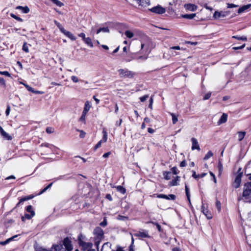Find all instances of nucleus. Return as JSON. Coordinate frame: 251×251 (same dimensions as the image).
Returning a JSON list of instances; mask_svg holds the SVG:
<instances>
[{
	"label": "nucleus",
	"mask_w": 251,
	"mask_h": 251,
	"mask_svg": "<svg viewBox=\"0 0 251 251\" xmlns=\"http://www.w3.org/2000/svg\"><path fill=\"white\" fill-rule=\"evenodd\" d=\"M94 233L95 235H97L98 239H100L103 236V230L99 227H96L94 231Z\"/></svg>",
	"instance_id": "8"
},
{
	"label": "nucleus",
	"mask_w": 251,
	"mask_h": 251,
	"mask_svg": "<svg viewBox=\"0 0 251 251\" xmlns=\"http://www.w3.org/2000/svg\"><path fill=\"white\" fill-rule=\"evenodd\" d=\"M100 225L102 226H105L107 225V221L105 218H104L103 221L100 223Z\"/></svg>",
	"instance_id": "59"
},
{
	"label": "nucleus",
	"mask_w": 251,
	"mask_h": 251,
	"mask_svg": "<svg viewBox=\"0 0 251 251\" xmlns=\"http://www.w3.org/2000/svg\"><path fill=\"white\" fill-rule=\"evenodd\" d=\"M172 118V122L173 124H175L178 121L177 116L174 113H171Z\"/></svg>",
	"instance_id": "36"
},
{
	"label": "nucleus",
	"mask_w": 251,
	"mask_h": 251,
	"mask_svg": "<svg viewBox=\"0 0 251 251\" xmlns=\"http://www.w3.org/2000/svg\"><path fill=\"white\" fill-rule=\"evenodd\" d=\"M23 50L24 51H25V52H29V50H28V46L26 44V43H25L23 46V48H22Z\"/></svg>",
	"instance_id": "47"
},
{
	"label": "nucleus",
	"mask_w": 251,
	"mask_h": 251,
	"mask_svg": "<svg viewBox=\"0 0 251 251\" xmlns=\"http://www.w3.org/2000/svg\"><path fill=\"white\" fill-rule=\"evenodd\" d=\"M171 172H164L163 173L164 178L166 180H169L171 179Z\"/></svg>",
	"instance_id": "34"
},
{
	"label": "nucleus",
	"mask_w": 251,
	"mask_h": 251,
	"mask_svg": "<svg viewBox=\"0 0 251 251\" xmlns=\"http://www.w3.org/2000/svg\"><path fill=\"white\" fill-rule=\"evenodd\" d=\"M84 42L87 44L88 46H90V47H93V45L92 42V40L89 37H86L84 40H83Z\"/></svg>",
	"instance_id": "29"
},
{
	"label": "nucleus",
	"mask_w": 251,
	"mask_h": 251,
	"mask_svg": "<svg viewBox=\"0 0 251 251\" xmlns=\"http://www.w3.org/2000/svg\"><path fill=\"white\" fill-rule=\"evenodd\" d=\"M33 196H26V197H25L24 198H21L20 200H19V201L18 202V203L16 204V207H19L20 205L21 204H22L25 201H27V200H29L32 198H33Z\"/></svg>",
	"instance_id": "17"
},
{
	"label": "nucleus",
	"mask_w": 251,
	"mask_h": 251,
	"mask_svg": "<svg viewBox=\"0 0 251 251\" xmlns=\"http://www.w3.org/2000/svg\"><path fill=\"white\" fill-rule=\"evenodd\" d=\"M153 224L154 225H155L156 226V227L158 229V230L159 231V232H162V229L161 228V226L158 224V223H153Z\"/></svg>",
	"instance_id": "55"
},
{
	"label": "nucleus",
	"mask_w": 251,
	"mask_h": 251,
	"mask_svg": "<svg viewBox=\"0 0 251 251\" xmlns=\"http://www.w3.org/2000/svg\"><path fill=\"white\" fill-rule=\"evenodd\" d=\"M102 134H103V138H102V140H101L102 141V142H106L107 139V132L105 129L103 130Z\"/></svg>",
	"instance_id": "39"
},
{
	"label": "nucleus",
	"mask_w": 251,
	"mask_h": 251,
	"mask_svg": "<svg viewBox=\"0 0 251 251\" xmlns=\"http://www.w3.org/2000/svg\"><path fill=\"white\" fill-rule=\"evenodd\" d=\"M65 176H60L58 177L54 178L53 179H54V181H56L58 180L64 179Z\"/></svg>",
	"instance_id": "60"
},
{
	"label": "nucleus",
	"mask_w": 251,
	"mask_h": 251,
	"mask_svg": "<svg viewBox=\"0 0 251 251\" xmlns=\"http://www.w3.org/2000/svg\"><path fill=\"white\" fill-rule=\"evenodd\" d=\"M91 107L90 102L87 101L85 103L84 107L82 112L87 113Z\"/></svg>",
	"instance_id": "25"
},
{
	"label": "nucleus",
	"mask_w": 251,
	"mask_h": 251,
	"mask_svg": "<svg viewBox=\"0 0 251 251\" xmlns=\"http://www.w3.org/2000/svg\"><path fill=\"white\" fill-rule=\"evenodd\" d=\"M117 190L121 193L124 194L126 193V189L122 186H117L116 187Z\"/></svg>",
	"instance_id": "31"
},
{
	"label": "nucleus",
	"mask_w": 251,
	"mask_h": 251,
	"mask_svg": "<svg viewBox=\"0 0 251 251\" xmlns=\"http://www.w3.org/2000/svg\"><path fill=\"white\" fill-rule=\"evenodd\" d=\"M191 142L192 144L191 147L192 150H197L199 151H200L201 149L197 140L195 138H192L191 139Z\"/></svg>",
	"instance_id": "7"
},
{
	"label": "nucleus",
	"mask_w": 251,
	"mask_h": 251,
	"mask_svg": "<svg viewBox=\"0 0 251 251\" xmlns=\"http://www.w3.org/2000/svg\"><path fill=\"white\" fill-rule=\"evenodd\" d=\"M232 38H235L237 40H243V41H247V37L245 36L239 37L238 36H232Z\"/></svg>",
	"instance_id": "40"
},
{
	"label": "nucleus",
	"mask_w": 251,
	"mask_h": 251,
	"mask_svg": "<svg viewBox=\"0 0 251 251\" xmlns=\"http://www.w3.org/2000/svg\"><path fill=\"white\" fill-rule=\"evenodd\" d=\"M50 251H66L65 249L61 244L53 245Z\"/></svg>",
	"instance_id": "12"
},
{
	"label": "nucleus",
	"mask_w": 251,
	"mask_h": 251,
	"mask_svg": "<svg viewBox=\"0 0 251 251\" xmlns=\"http://www.w3.org/2000/svg\"><path fill=\"white\" fill-rule=\"evenodd\" d=\"M150 10L154 13L158 14H162L165 12L166 9L165 8L162 7L161 6L158 5L156 6H154L151 9H150Z\"/></svg>",
	"instance_id": "3"
},
{
	"label": "nucleus",
	"mask_w": 251,
	"mask_h": 251,
	"mask_svg": "<svg viewBox=\"0 0 251 251\" xmlns=\"http://www.w3.org/2000/svg\"><path fill=\"white\" fill-rule=\"evenodd\" d=\"M227 119V115L226 114L223 113L218 122V125H220L226 123Z\"/></svg>",
	"instance_id": "19"
},
{
	"label": "nucleus",
	"mask_w": 251,
	"mask_h": 251,
	"mask_svg": "<svg viewBox=\"0 0 251 251\" xmlns=\"http://www.w3.org/2000/svg\"><path fill=\"white\" fill-rule=\"evenodd\" d=\"M125 34L126 36V37H127L128 38H131L134 36L133 33L129 30L126 31Z\"/></svg>",
	"instance_id": "35"
},
{
	"label": "nucleus",
	"mask_w": 251,
	"mask_h": 251,
	"mask_svg": "<svg viewBox=\"0 0 251 251\" xmlns=\"http://www.w3.org/2000/svg\"><path fill=\"white\" fill-rule=\"evenodd\" d=\"M238 6V5H236L232 3H227V7L228 8H231L234 7H237Z\"/></svg>",
	"instance_id": "51"
},
{
	"label": "nucleus",
	"mask_w": 251,
	"mask_h": 251,
	"mask_svg": "<svg viewBox=\"0 0 251 251\" xmlns=\"http://www.w3.org/2000/svg\"><path fill=\"white\" fill-rule=\"evenodd\" d=\"M196 16V14H185L182 16V17L184 18L192 19Z\"/></svg>",
	"instance_id": "37"
},
{
	"label": "nucleus",
	"mask_w": 251,
	"mask_h": 251,
	"mask_svg": "<svg viewBox=\"0 0 251 251\" xmlns=\"http://www.w3.org/2000/svg\"><path fill=\"white\" fill-rule=\"evenodd\" d=\"M241 181V176L240 175H238L236 176L234 182V186L235 188H237L239 187Z\"/></svg>",
	"instance_id": "18"
},
{
	"label": "nucleus",
	"mask_w": 251,
	"mask_h": 251,
	"mask_svg": "<svg viewBox=\"0 0 251 251\" xmlns=\"http://www.w3.org/2000/svg\"><path fill=\"white\" fill-rule=\"evenodd\" d=\"M134 236L135 237H140L142 238L150 237L148 232L144 230H141L138 232L135 233L134 234Z\"/></svg>",
	"instance_id": "5"
},
{
	"label": "nucleus",
	"mask_w": 251,
	"mask_h": 251,
	"mask_svg": "<svg viewBox=\"0 0 251 251\" xmlns=\"http://www.w3.org/2000/svg\"><path fill=\"white\" fill-rule=\"evenodd\" d=\"M192 177L195 179L203 177L206 175V173H202L200 175H197L196 172L194 171H192Z\"/></svg>",
	"instance_id": "24"
},
{
	"label": "nucleus",
	"mask_w": 251,
	"mask_h": 251,
	"mask_svg": "<svg viewBox=\"0 0 251 251\" xmlns=\"http://www.w3.org/2000/svg\"><path fill=\"white\" fill-rule=\"evenodd\" d=\"M40 147H45L48 148L50 149V150H51V151H52V149L53 148H55V147L53 146V145H51L50 144L48 143H45L42 144L40 145Z\"/></svg>",
	"instance_id": "33"
},
{
	"label": "nucleus",
	"mask_w": 251,
	"mask_h": 251,
	"mask_svg": "<svg viewBox=\"0 0 251 251\" xmlns=\"http://www.w3.org/2000/svg\"><path fill=\"white\" fill-rule=\"evenodd\" d=\"M149 98V95H146L140 98L141 102H144Z\"/></svg>",
	"instance_id": "50"
},
{
	"label": "nucleus",
	"mask_w": 251,
	"mask_h": 251,
	"mask_svg": "<svg viewBox=\"0 0 251 251\" xmlns=\"http://www.w3.org/2000/svg\"><path fill=\"white\" fill-rule=\"evenodd\" d=\"M251 7V4H248L247 5H245L241 7H240L238 10V13L241 14L242 13L246 12L248 9H249Z\"/></svg>",
	"instance_id": "16"
},
{
	"label": "nucleus",
	"mask_w": 251,
	"mask_h": 251,
	"mask_svg": "<svg viewBox=\"0 0 251 251\" xmlns=\"http://www.w3.org/2000/svg\"><path fill=\"white\" fill-rule=\"evenodd\" d=\"M76 130L80 132L79 137L80 138H83L85 137V135H86V133L83 130H79V129H77Z\"/></svg>",
	"instance_id": "44"
},
{
	"label": "nucleus",
	"mask_w": 251,
	"mask_h": 251,
	"mask_svg": "<svg viewBox=\"0 0 251 251\" xmlns=\"http://www.w3.org/2000/svg\"><path fill=\"white\" fill-rule=\"evenodd\" d=\"M171 170H172L173 173L175 175H176L178 173L177 169L176 167H173Z\"/></svg>",
	"instance_id": "54"
},
{
	"label": "nucleus",
	"mask_w": 251,
	"mask_h": 251,
	"mask_svg": "<svg viewBox=\"0 0 251 251\" xmlns=\"http://www.w3.org/2000/svg\"><path fill=\"white\" fill-rule=\"evenodd\" d=\"M158 198L164 199L166 200H175L176 196L174 194H170L169 195H166L164 194H158L157 196Z\"/></svg>",
	"instance_id": "9"
},
{
	"label": "nucleus",
	"mask_w": 251,
	"mask_h": 251,
	"mask_svg": "<svg viewBox=\"0 0 251 251\" xmlns=\"http://www.w3.org/2000/svg\"><path fill=\"white\" fill-rule=\"evenodd\" d=\"M78 241H79V245L84 250H86V249H90L92 246V243H86V242H83L82 240H81V239L79 238H78Z\"/></svg>",
	"instance_id": "6"
},
{
	"label": "nucleus",
	"mask_w": 251,
	"mask_h": 251,
	"mask_svg": "<svg viewBox=\"0 0 251 251\" xmlns=\"http://www.w3.org/2000/svg\"><path fill=\"white\" fill-rule=\"evenodd\" d=\"M229 13V12H218V11H215L214 15H213V17L215 18H219L221 17H225L226 15H227Z\"/></svg>",
	"instance_id": "13"
},
{
	"label": "nucleus",
	"mask_w": 251,
	"mask_h": 251,
	"mask_svg": "<svg viewBox=\"0 0 251 251\" xmlns=\"http://www.w3.org/2000/svg\"><path fill=\"white\" fill-rule=\"evenodd\" d=\"M245 47V44H243V45L239 47H234L233 48V50H237L239 49H242Z\"/></svg>",
	"instance_id": "58"
},
{
	"label": "nucleus",
	"mask_w": 251,
	"mask_h": 251,
	"mask_svg": "<svg viewBox=\"0 0 251 251\" xmlns=\"http://www.w3.org/2000/svg\"><path fill=\"white\" fill-rule=\"evenodd\" d=\"M54 23L55 24V25L57 26V27L59 29L60 31L62 32L64 28L60 24V23H59L56 20H54Z\"/></svg>",
	"instance_id": "38"
},
{
	"label": "nucleus",
	"mask_w": 251,
	"mask_h": 251,
	"mask_svg": "<svg viewBox=\"0 0 251 251\" xmlns=\"http://www.w3.org/2000/svg\"><path fill=\"white\" fill-rule=\"evenodd\" d=\"M54 131V129L52 128V127H48L47 128H46V132L48 133H53Z\"/></svg>",
	"instance_id": "49"
},
{
	"label": "nucleus",
	"mask_w": 251,
	"mask_h": 251,
	"mask_svg": "<svg viewBox=\"0 0 251 251\" xmlns=\"http://www.w3.org/2000/svg\"><path fill=\"white\" fill-rule=\"evenodd\" d=\"M100 32H109V29L108 28V27H100V28H99L97 31H96V33L97 34H99L100 33Z\"/></svg>",
	"instance_id": "28"
},
{
	"label": "nucleus",
	"mask_w": 251,
	"mask_h": 251,
	"mask_svg": "<svg viewBox=\"0 0 251 251\" xmlns=\"http://www.w3.org/2000/svg\"><path fill=\"white\" fill-rule=\"evenodd\" d=\"M238 200H242L246 202H251V182H248L244 185L242 195L238 197Z\"/></svg>",
	"instance_id": "1"
},
{
	"label": "nucleus",
	"mask_w": 251,
	"mask_h": 251,
	"mask_svg": "<svg viewBox=\"0 0 251 251\" xmlns=\"http://www.w3.org/2000/svg\"><path fill=\"white\" fill-rule=\"evenodd\" d=\"M213 155V153L211 151H209L205 155L204 157V160H207L209 158H210L211 156H212Z\"/></svg>",
	"instance_id": "41"
},
{
	"label": "nucleus",
	"mask_w": 251,
	"mask_h": 251,
	"mask_svg": "<svg viewBox=\"0 0 251 251\" xmlns=\"http://www.w3.org/2000/svg\"><path fill=\"white\" fill-rule=\"evenodd\" d=\"M10 111V107L9 105H7V108L5 111V114L6 116H8Z\"/></svg>",
	"instance_id": "61"
},
{
	"label": "nucleus",
	"mask_w": 251,
	"mask_h": 251,
	"mask_svg": "<svg viewBox=\"0 0 251 251\" xmlns=\"http://www.w3.org/2000/svg\"><path fill=\"white\" fill-rule=\"evenodd\" d=\"M185 193H186V195L187 196V200L189 201V203H191L190 194L189 188H188V186L186 184H185Z\"/></svg>",
	"instance_id": "26"
},
{
	"label": "nucleus",
	"mask_w": 251,
	"mask_h": 251,
	"mask_svg": "<svg viewBox=\"0 0 251 251\" xmlns=\"http://www.w3.org/2000/svg\"><path fill=\"white\" fill-rule=\"evenodd\" d=\"M62 245L63 247L64 246L65 247L64 248L65 249L66 251H71L73 249L71 241L68 237H66L64 239Z\"/></svg>",
	"instance_id": "4"
},
{
	"label": "nucleus",
	"mask_w": 251,
	"mask_h": 251,
	"mask_svg": "<svg viewBox=\"0 0 251 251\" xmlns=\"http://www.w3.org/2000/svg\"><path fill=\"white\" fill-rule=\"evenodd\" d=\"M102 142V140L100 141L95 146V150H96L97 149L99 148L101 145V143Z\"/></svg>",
	"instance_id": "56"
},
{
	"label": "nucleus",
	"mask_w": 251,
	"mask_h": 251,
	"mask_svg": "<svg viewBox=\"0 0 251 251\" xmlns=\"http://www.w3.org/2000/svg\"><path fill=\"white\" fill-rule=\"evenodd\" d=\"M0 134L3 138L7 140H11L12 139V136L6 133L1 126H0Z\"/></svg>",
	"instance_id": "10"
},
{
	"label": "nucleus",
	"mask_w": 251,
	"mask_h": 251,
	"mask_svg": "<svg viewBox=\"0 0 251 251\" xmlns=\"http://www.w3.org/2000/svg\"><path fill=\"white\" fill-rule=\"evenodd\" d=\"M187 165V163L185 161V160H183L181 162L180 164V166L181 167H185Z\"/></svg>",
	"instance_id": "64"
},
{
	"label": "nucleus",
	"mask_w": 251,
	"mask_h": 251,
	"mask_svg": "<svg viewBox=\"0 0 251 251\" xmlns=\"http://www.w3.org/2000/svg\"><path fill=\"white\" fill-rule=\"evenodd\" d=\"M25 87L26 88L27 90L33 93L36 94H44V92L43 91H40L37 90H35L33 88L27 85H25Z\"/></svg>",
	"instance_id": "21"
},
{
	"label": "nucleus",
	"mask_w": 251,
	"mask_h": 251,
	"mask_svg": "<svg viewBox=\"0 0 251 251\" xmlns=\"http://www.w3.org/2000/svg\"><path fill=\"white\" fill-rule=\"evenodd\" d=\"M101 251H115L111 249V244L109 242L104 243L101 249Z\"/></svg>",
	"instance_id": "14"
},
{
	"label": "nucleus",
	"mask_w": 251,
	"mask_h": 251,
	"mask_svg": "<svg viewBox=\"0 0 251 251\" xmlns=\"http://www.w3.org/2000/svg\"><path fill=\"white\" fill-rule=\"evenodd\" d=\"M35 215V212H32V214L25 213L24 216L22 217V220L25 221V219L30 220Z\"/></svg>",
	"instance_id": "23"
},
{
	"label": "nucleus",
	"mask_w": 251,
	"mask_h": 251,
	"mask_svg": "<svg viewBox=\"0 0 251 251\" xmlns=\"http://www.w3.org/2000/svg\"><path fill=\"white\" fill-rule=\"evenodd\" d=\"M36 251H50V250L41 247L38 248Z\"/></svg>",
	"instance_id": "62"
},
{
	"label": "nucleus",
	"mask_w": 251,
	"mask_h": 251,
	"mask_svg": "<svg viewBox=\"0 0 251 251\" xmlns=\"http://www.w3.org/2000/svg\"><path fill=\"white\" fill-rule=\"evenodd\" d=\"M61 32L72 41H75L76 39V38L71 32L67 31L65 29H64Z\"/></svg>",
	"instance_id": "15"
},
{
	"label": "nucleus",
	"mask_w": 251,
	"mask_h": 251,
	"mask_svg": "<svg viewBox=\"0 0 251 251\" xmlns=\"http://www.w3.org/2000/svg\"><path fill=\"white\" fill-rule=\"evenodd\" d=\"M169 185L170 186H177L178 185V182L176 181V179H173L172 181H171L170 182H169Z\"/></svg>",
	"instance_id": "42"
},
{
	"label": "nucleus",
	"mask_w": 251,
	"mask_h": 251,
	"mask_svg": "<svg viewBox=\"0 0 251 251\" xmlns=\"http://www.w3.org/2000/svg\"><path fill=\"white\" fill-rule=\"evenodd\" d=\"M17 237V235L13 236V237L6 239L5 241L0 242V244L2 245H5L9 243L10 241L13 240L15 238Z\"/></svg>",
	"instance_id": "27"
},
{
	"label": "nucleus",
	"mask_w": 251,
	"mask_h": 251,
	"mask_svg": "<svg viewBox=\"0 0 251 251\" xmlns=\"http://www.w3.org/2000/svg\"><path fill=\"white\" fill-rule=\"evenodd\" d=\"M201 209V212L207 217V219H210L212 218L211 213L210 212H209V211L205 208L204 204L202 205Z\"/></svg>",
	"instance_id": "11"
},
{
	"label": "nucleus",
	"mask_w": 251,
	"mask_h": 251,
	"mask_svg": "<svg viewBox=\"0 0 251 251\" xmlns=\"http://www.w3.org/2000/svg\"><path fill=\"white\" fill-rule=\"evenodd\" d=\"M0 74L8 77H11L10 74L7 71H0Z\"/></svg>",
	"instance_id": "46"
},
{
	"label": "nucleus",
	"mask_w": 251,
	"mask_h": 251,
	"mask_svg": "<svg viewBox=\"0 0 251 251\" xmlns=\"http://www.w3.org/2000/svg\"><path fill=\"white\" fill-rule=\"evenodd\" d=\"M87 113L82 112V115L81 117L79 119V121L81 122L84 124H85V117Z\"/></svg>",
	"instance_id": "30"
},
{
	"label": "nucleus",
	"mask_w": 251,
	"mask_h": 251,
	"mask_svg": "<svg viewBox=\"0 0 251 251\" xmlns=\"http://www.w3.org/2000/svg\"><path fill=\"white\" fill-rule=\"evenodd\" d=\"M78 36L81 37L83 41L86 38L85 37V34L84 33H81L79 34Z\"/></svg>",
	"instance_id": "63"
},
{
	"label": "nucleus",
	"mask_w": 251,
	"mask_h": 251,
	"mask_svg": "<svg viewBox=\"0 0 251 251\" xmlns=\"http://www.w3.org/2000/svg\"><path fill=\"white\" fill-rule=\"evenodd\" d=\"M245 134H246L245 132H243V131L238 132V140L240 141H242L244 139Z\"/></svg>",
	"instance_id": "32"
},
{
	"label": "nucleus",
	"mask_w": 251,
	"mask_h": 251,
	"mask_svg": "<svg viewBox=\"0 0 251 251\" xmlns=\"http://www.w3.org/2000/svg\"><path fill=\"white\" fill-rule=\"evenodd\" d=\"M216 207L219 212L221 211V202L217 200L216 201Z\"/></svg>",
	"instance_id": "43"
},
{
	"label": "nucleus",
	"mask_w": 251,
	"mask_h": 251,
	"mask_svg": "<svg viewBox=\"0 0 251 251\" xmlns=\"http://www.w3.org/2000/svg\"><path fill=\"white\" fill-rule=\"evenodd\" d=\"M211 93H208L207 94H206L203 97V100H208L210 98V97H211Z\"/></svg>",
	"instance_id": "57"
},
{
	"label": "nucleus",
	"mask_w": 251,
	"mask_h": 251,
	"mask_svg": "<svg viewBox=\"0 0 251 251\" xmlns=\"http://www.w3.org/2000/svg\"><path fill=\"white\" fill-rule=\"evenodd\" d=\"M218 167L219 169V173L220 174H221L222 170H223V165L220 162H219L218 163Z\"/></svg>",
	"instance_id": "53"
},
{
	"label": "nucleus",
	"mask_w": 251,
	"mask_h": 251,
	"mask_svg": "<svg viewBox=\"0 0 251 251\" xmlns=\"http://www.w3.org/2000/svg\"><path fill=\"white\" fill-rule=\"evenodd\" d=\"M16 9L22 10V12L25 14L28 13L29 12V8L27 6L25 7L18 6L16 7Z\"/></svg>",
	"instance_id": "22"
},
{
	"label": "nucleus",
	"mask_w": 251,
	"mask_h": 251,
	"mask_svg": "<svg viewBox=\"0 0 251 251\" xmlns=\"http://www.w3.org/2000/svg\"><path fill=\"white\" fill-rule=\"evenodd\" d=\"M71 80L75 83H77L79 81L78 77L75 75L71 76Z\"/></svg>",
	"instance_id": "48"
},
{
	"label": "nucleus",
	"mask_w": 251,
	"mask_h": 251,
	"mask_svg": "<svg viewBox=\"0 0 251 251\" xmlns=\"http://www.w3.org/2000/svg\"><path fill=\"white\" fill-rule=\"evenodd\" d=\"M26 210L27 211V212H29L30 213V214H32V212H34L33 210V208H32V206L31 205H28L26 208Z\"/></svg>",
	"instance_id": "45"
},
{
	"label": "nucleus",
	"mask_w": 251,
	"mask_h": 251,
	"mask_svg": "<svg viewBox=\"0 0 251 251\" xmlns=\"http://www.w3.org/2000/svg\"><path fill=\"white\" fill-rule=\"evenodd\" d=\"M0 84L3 86L4 87H6L5 81L3 77H0Z\"/></svg>",
	"instance_id": "52"
},
{
	"label": "nucleus",
	"mask_w": 251,
	"mask_h": 251,
	"mask_svg": "<svg viewBox=\"0 0 251 251\" xmlns=\"http://www.w3.org/2000/svg\"><path fill=\"white\" fill-rule=\"evenodd\" d=\"M184 7L186 9L192 11H194L196 10V9H197L196 5L193 4H190V3L185 4L184 5Z\"/></svg>",
	"instance_id": "20"
},
{
	"label": "nucleus",
	"mask_w": 251,
	"mask_h": 251,
	"mask_svg": "<svg viewBox=\"0 0 251 251\" xmlns=\"http://www.w3.org/2000/svg\"><path fill=\"white\" fill-rule=\"evenodd\" d=\"M120 77L132 78L133 76L134 73L127 69H121L118 70Z\"/></svg>",
	"instance_id": "2"
}]
</instances>
